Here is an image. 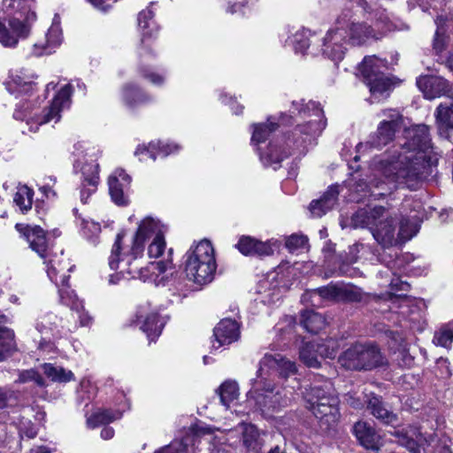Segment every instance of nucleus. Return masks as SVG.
I'll return each instance as SVG.
<instances>
[{"mask_svg": "<svg viewBox=\"0 0 453 453\" xmlns=\"http://www.w3.org/2000/svg\"><path fill=\"white\" fill-rule=\"evenodd\" d=\"M404 142L400 150H395L391 160L383 171L385 177L410 189H417L436 167L438 155L434 151L426 125H417L404 131Z\"/></svg>", "mask_w": 453, "mask_h": 453, "instance_id": "obj_1", "label": "nucleus"}, {"mask_svg": "<svg viewBox=\"0 0 453 453\" xmlns=\"http://www.w3.org/2000/svg\"><path fill=\"white\" fill-rule=\"evenodd\" d=\"M291 113L311 117V119L294 128L286 142L288 150L278 149L276 145L270 144L268 151L264 156L270 164H279L292 154L291 150L305 154L326 126V120L324 119V112L319 104L311 100L307 103L304 102V99L294 100Z\"/></svg>", "mask_w": 453, "mask_h": 453, "instance_id": "obj_2", "label": "nucleus"}, {"mask_svg": "<svg viewBox=\"0 0 453 453\" xmlns=\"http://www.w3.org/2000/svg\"><path fill=\"white\" fill-rule=\"evenodd\" d=\"M305 407L319 420L332 426L338 420V399L330 381L313 383L303 392Z\"/></svg>", "mask_w": 453, "mask_h": 453, "instance_id": "obj_3", "label": "nucleus"}, {"mask_svg": "<svg viewBox=\"0 0 453 453\" xmlns=\"http://www.w3.org/2000/svg\"><path fill=\"white\" fill-rule=\"evenodd\" d=\"M185 257L184 270L189 280L204 285L213 280L217 264L211 242L201 241L187 251Z\"/></svg>", "mask_w": 453, "mask_h": 453, "instance_id": "obj_4", "label": "nucleus"}, {"mask_svg": "<svg viewBox=\"0 0 453 453\" xmlns=\"http://www.w3.org/2000/svg\"><path fill=\"white\" fill-rule=\"evenodd\" d=\"M72 95V87L64 86L53 98L50 106L42 111V115H31V107L28 102H23L17 106L13 112L16 119L26 120L29 130L36 132L39 126L49 123L51 120L58 122L60 119V111L65 106H68Z\"/></svg>", "mask_w": 453, "mask_h": 453, "instance_id": "obj_5", "label": "nucleus"}, {"mask_svg": "<svg viewBox=\"0 0 453 453\" xmlns=\"http://www.w3.org/2000/svg\"><path fill=\"white\" fill-rule=\"evenodd\" d=\"M339 363L348 370H372L388 365L386 357L372 343H356L339 357Z\"/></svg>", "mask_w": 453, "mask_h": 453, "instance_id": "obj_6", "label": "nucleus"}, {"mask_svg": "<svg viewBox=\"0 0 453 453\" xmlns=\"http://www.w3.org/2000/svg\"><path fill=\"white\" fill-rule=\"evenodd\" d=\"M386 68L387 61L375 56L365 57L359 65L364 82L376 99L388 97L395 85L394 81L382 72L381 69Z\"/></svg>", "mask_w": 453, "mask_h": 453, "instance_id": "obj_7", "label": "nucleus"}, {"mask_svg": "<svg viewBox=\"0 0 453 453\" xmlns=\"http://www.w3.org/2000/svg\"><path fill=\"white\" fill-rule=\"evenodd\" d=\"M251 385L249 395L254 399L256 405L264 414L277 411L290 402V396L285 390L274 392V387L263 379L251 380Z\"/></svg>", "mask_w": 453, "mask_h": 453, "instance_id": "obj_8", "label": "nucleus"}, {"mask_svg": "<svg viewBox=\"0 0 453 453\" xmlns=\"http://www.w3.org/2000/svg\"><path fill=\"white\" fill-rule=\"evenodd\" d=\"M349 25V12H342L335 21V27L330 29L323 41L322 53L334 62L343 58L347 50L346 27Z\"/></svg>", "mask_w": 453, "mask_h": 453, "instance_id": "obj_9", "label": "nucleus"}, {"mask_svg": "<svg viewBox=\"0 0 453 453\" xmlns=\"http://www.w3.org/2000/svg\"><path fill=\"white\" fill-rule=\"evenodd\" d=\"M385 119L380 122L375 133L370 135L367 143L374 149L380 150L395 138V133L401 128L403 116L394 109H387L381 111Z\"/></svg>", "mask_w": 453, "mask_h": 453, "instance_id": "obj_10", "label": "nucleus"}, {"mask_svg": "<svg viewBox=\"0 0 453 453\" xmlns=\"http://www.w3.org/2000/svg\"><path fill=\"white\" fill-rule=\"evenodd\" d=\"M76 172L82 176L81 199L85 203L88 198L96 192L99 181V165L96 159H77L73 165Z\"/></svg>", "mask_w": 453, "mask_h": 453, "instance_id": "obj_11", "label": "nucleus"}, {"mask_svg": "<svg viewBox=\"0 0 453 453\" xmlns=\"http://www.w3.org/2000/svg\"><path fill=\"white\" fill-rule=\"evenodd\" d=\"M125 260V265L127 268H125L123 265L121 273L126 270L132 278H137L142 281L153 280L154 278L157 277L160 273H165L172 264L171 259L168 258L165 261L160 260L157 262H151L145 267H140L136 262L137 258L134 259V256L132 255V250L130 251V254L126 255L125 258H123L121 261L124 263Z\"/></svg>", "mask_w": 453, "mask_h": 453, "instance_id": "obj_12", "label": "nucleus"}, {"mask_svg": "<svg viewBox=\"0 0 453 453\" xmlns=\"http://www.w3.org/2000/svg\"><path fill=\"white\" fill-rule=\"evenodd\" d=\"M43 259L50 280L57 286H59V283L65 286L70 277L68 273L71 272L73 265H70L69 259L65 256L64 251L48 253V257Z\"/></svg>", "mask_w": 453, "mask_h": 453, "instance_id": "obj_13", "label": "nucleus"}, {"mask_svg": "<svg viewBox=\"0 0 453 453\" xmlns=\"http://www.w3.org/2000/svg\"><path fill=\"white\" fill-rule=\"evenodd\" d=\"M386 217H381L372 229L374 239L383 247H391L397 242L395 237V219L385 209Z\"/></svg>", "mask_w": 453, "mask_h": 453, "instance_id": "obj_14", "label": "nucleus"}, {"mask_svg": "<svg viewBox=\"0 0 453 453\" xmlns=\"http://www.w3.org/2000/svg\"><path fill=\"white\" fill-rule=\"evenodd\" d=\"M417 86L427 99L447 95L450 90L449 82L441 76L425 75L417 80Z\"/></svg>", "mask_w": 453, "mask_h": 453, "instance_id": "obj_15", "label": "nucleus"}, {"mask_svg": "<svg viewBox=\"0 0 453 453\" xmlns=\"http://www.w3.org/2000/svg\"><path fill=\"white\" fill-rule=\"evenodd\" d=\"M130 182V176L123 169H117L110 175L108 179L109 192L115 203L124 205L127 203L126 191Z\"/></svg>", "mask_w": 453, "mask_h": 453, "instance_id": "obj_16", "label": "nucleus"}, {"mask_svg": "<svg viewBox=\"0 0 453 453\" xmlns=\"http://www.w3.org/2000/svg\"><path fill=\"white\" fill-rule=\"evenodd\" d=\"M213 335L217 342V345L213 343V348L229 345L240 337L239 324L234 319H224L215 326Z\"/></svg>", "mask_w": 453, "mask_h": 453, "instance_id": "obj_17", "label": "nucleus"}, {"mask_svg": "<svg viewBox=\"0 0 453 453\" xmlns=\"http://www.w3.org/2000/svg\"><path fill=\"white\" fill-rule=\"evenodd\" d=\"M155 234H163L159 223L153 219H146L140 224L132 245V255L134 258L142 257L144 249L145 240L150 235Z\"/></svg>", "mask_w": 453, "mask_h": 453, "instance_id": "obj_18", "label": "nucleus"}, {"mask_svg": "<svg viewBox=\"0 0 453 453\" xmlns=\"http://www.w3.org/2000/svg\"><path fill=\"white\" fill-rule=\"evenodd\" d=\"M353 433L359 443L367 449L379 450L381 446L380 435L375 428L365 421H357L353 426Z\"/></svg>", "mask_w": 453, "mask_h": 453, "instance_id": "obj_19", "label": "nucleus"}, {"mask_svg": "<svg viewBox=\"0 0 453 453\" xmlns=\"http://www.w3.org/2000/svg\"><path fill=\"white\" fill-rule=\"evenodd\" d=\"M147 307H140L136 317L142 324L141 329L147 334L149 341L153 342L161 334L165 322L155 312L147 314Z\"/></svg>", "mask_w": 453, "mask_h": 453, "instance_id": "obj_20", "label": "nucleus"}, {"mask_svg": "<svg viewBox=\"0 0 453 453\" xmlns=\"http://www.w3.org/2000/svg\"><path fill=\"white\" fill-rule=\"evenodd\" d=\"M365 403L370 413L381 423L394 425L398 421L397 415L388 409V404L380 396L372 395L367 397Z\"/></svg>", "mask_w": 453, "mask_h": 453, "instance_id": "obj_21", "label": "nucleus"}, {"mask_svg": "<svg viewBox=\"0 0 453 453\" xmlns=\"http://www.w3.org/2000/svg\"><path fill=\"white\" fill-rule=\"evenodd\" d=\"M381 217H386L383 206H375L370 209L363 208L353 214L351 223L354 227H367L372 231Z\"/></svg>", "mask_w": 453, "mask_h": 453, "instance_id": "obj_22", "label": "nucleus"}, {"mask_svg": "<svg viewBox=\"0 0 453 453\" xmlns=\"http://www.w3.org/2000/svg\"><path fill=\"white\" fill-rule=\"evenodd\" d=\"M339 190L336 186L329 187L320 199L313 200L309 210L313 217L320 218L332 210L338 200Z\"/></svg>", "mask_w": 453, "mask_h": 453, "instance_id": "obj_23", "label": "nucleus"}, {"mask_svg": "<svg viewBox=\"0 0 453 453\" xmlns=\"http://www.w3.org/2000/svg\"><path fill=\"white\" fill-rule=\"evenodd\" d=\"M24 235L29 243L30 248L35 251L41 257H48V242L44 230L38 226L25 227Z\"/></svg>", "mask_w": 453, "mask_h": 453, "instance_id": "obj_24", "label": "nucleus"}, {"mask_svg": "<svg viewBox=\"0 0 453 453\" xmlns=\"http://www.w3.org/2000/svg\"><path fill=\"white\" fill-rule=\"evenodd\" d=\"M35 75L28 73L27 70L16 71L12 73L10 81L6 83V88L10 93L27 94L33 90Z\"/></svg>", "mask_w": 453, "mask_h": 453, "instance_id": "obj_25", "label": "nucleus"}, {"mask_svg": "<svg viewBox=\"0 0 453 453\" xmlns=\"http://www.w3.org/2000/svg\"><path fill=\"white\" fill-rule=\"evenodd\" d=\"M239 251L245 256H269L273 253L272 248L266 243L250 236H242L235 244Z\"/></svg>", "mask_w": 453, "mask_h": 453, "instance_id": "obj_26", "label": "nucleus"}, {"mask_svg": "<svg viewBox=\"0 0 453 453\" xmlns=\"http://www.w3.org/2000/svg\"><path fill=\"white\" fill-rule=\"evenodd\" d=\"M349 12V25L346 27V39L354 45H360L367 39L374 37L373 29L363 22H354L351 20V12Z\"/></svg>", "mask_w": 453, "mask_h": 453, "instance_id": "obj_27", "label": "nucleus"}, {"mask_svg": "<svg viewBox=\"0 0 453 453\" xmlns=\"http://www.w3.org/2000/svg\"><path fill=\"white\" fill-rule=\"evenodd\" d=\"M62 42L61 29L58 25H52L46 34L45 42L34 44V54L41 56L42 54H50L60 45Z\"/></svg>", "mask_w": 453, "mask_h": 453, "instance_id": "obj_28", "label": "nucleus"}, {"mask_svg": "<svg viewBox=\"0 0 453 453\" xmlns=\"http://www.w3.org/2000/svg\"><path fill=\"white\" fill-rule=\"evenodd\" d=\"M323 346L313 342H304L300 348L299 350V358L300 360L310 368H319L320 367V362L319 360V356L323 357L322 353Z\"/></svg>", "mask_w": 453, "mask_h": 453, "instance_id": "obj_29", "label": "nucleus"}, {"mask_svg": "<svg viewBox=\"0 0 453 453\" xmlns=\"http://www.w3.org/2000/svg\"><path fill=\"white\" fill-rule=\"evenodd\" d=\"M36 19V14L34 11L31 10V7L28 6V10L25 16V20H20L19 19L13 18L9 21V27L11 29V33L14 35L18 40L19 39H26L28 37L31 30V23H33Z\"/></svg>", "mask_w": 453, "mask_h": 453, "instance_id": "obj_30", "label": "nucleus"}, {"mask_svg": "<svg viewBox=\"0 0 453 453\" xmlns=\"http://www.w3.org/2000/svg\"><path fill=\"white\" fill-rule=\"evenodd\" d=\"M415 438L410 436L408 434H403V432L397 431L395 432V435L398 437V442L409 449L413 453H419L418 446L424 444H430L434 441V435L429 434L428 436H425L420 432H414Z\"/></svg>", "mask_w": 453, "mask_h": 453, "instance_id": "obj_31", "label": "nucleus"}, {"mask_svg": "<svg viewBox=\"0 0 453 453\" xmlns=\"http://www.w3.org/2000/svg\"><path fill=\"white\" fill-rule=\"evenodd\" d=\"M242 444L247 450L257 453L262 448V440L257 428L251 424L242 423Z\"/></svg>", "mask_w": 453, "mask_h": 453, "instance_id": "obj_32", "label": "nucleus"}, {"mask_svg": "<svg viewBox=\"0 0 453 453\" xmlns=\"http://www.w3.org/2000/svg\"><path fill=\"white\" fill-rule=\"evenodd\" d=\"M178 145L173 143H162L161 142H150L149 146H139L136 150V155H147L152 160L157 158V155L166 157L170 153L177 150Z\"/></svg>", "mask_w": 453, "mask_h": 453, "instance_id": "obj_33", "label": "nucleus"}, {"mask_svg": "<svg viewBox=\"0 0 453 453\" xmlns=\"http://www.w3.org/2000/svg\"><path fill=\"white\" fill-rule=\"evenodd\" d=\"M121 413L109 409H100L87 418L86 423L88 428H96L101 425L109 424L120 418Z\"/></svg>", "mask_w": 453, "mask_h": 453, "instance_id": "obj_34", "label": "nucleus"}, {"mask_svg": "<svg viewBox=\"0 0 453 453\" xmlns=\"http://www.w3.org/2000/svg\"><path fill=\"white\" fill-rule=\"evenodd\" d=\"M301 325L311 334H318L326 326L325 318L313 311H304L301 314Z\"/></svg>", "mask_w": 453, "mask_h": 453, "instance_id": "obj_35", "label": "nucleus"}, {"mask_svg": "<svg viewBox=\"0 0 453 453\" xmlns=\"http://www.w3.org/2000/svg\"><path fill=\"white\" fill-rule=\"evenodd\" d=\"M217 393L219 395L221 403L228 408L230 403L236 400L239 395L238 384L234 380H226L217 389Z\"/></svg>", "mask_w": 453, "mask_h": 453, "instance_id": "obj_36", "label": "nucleus"}, {"mask_svg": "<svg viewBox=\"0 0 453 453\" xmlns=\"http://www.w3.org/2000/svg\"><path fill=\"white\" fill-rule=\"evenodd\" d=\"M123 98L129 107H135L150 100L147 95L133 84H127L124 87Z\"/></svg>", "mask_w": 453, "mask_h": 453, "instance_id": "obj_37", "label": "nucleus"}, {"mask_svg": "<svg viewBox=\"0 0 453 453\" xmlns=\"http://www.w3.org/2000/svg\"><path fill=\"white\" fill-rule=\"evenodd\" d=\"M42 368L44 374L53 381L68 382L74 380L73 373L63 367L54 366L51 364H44Z\"/></svg>", "mask_w": 453, "mask_h": 453, "instance_id": "obj_38", "label": "nucleus"}, {"mask_svg": "<svg viewBox=\"0 0 453 453\" xmlns=\"http://www.w3.org/2000/svg\"><path fill=\"white\" fill-rule=\"evenodd\" d=\"M58 287L59 288L58 293L60 302L63 304L69 306L73 311L80 312V308H82V302L78 299L73 290L69 289L68 282L65 286L59 283V286Z\"/></svg>", "mask_w": 453, "mask_h": 453, "instance_id": "obj_39", "label": "nucleus"}, {"mask_svg": "<svg viewBox=\"0 0 453 453\" xmlns=\"http://www.w3.org/2000/svg\"><path fill=\"white\" fill-rule=\"evenodd\" d=\"M15 349L14 332L7 327H0V360Z\"/></svg>", "mask_w": 453, "mask_h": 453, "instance_id": "obj_40", "label": "nucleus"}, {"mask_svg": "<svg viewBox=\"0 0 453 453\" xmlns=\"http://www.w3.org/2000/svg\"><path fill=\"white\" fill-rule=\"evenodd\" d=\"M254 130L251 137V142L258 144L265 142L270 134L275 131L278 127L276 123H261V124H254Z\"/></svg>", "mask_w": 453, "mask_h": 453, "instance_id": "obj_41", "label": "nucleus"}, {"mask_svg": "<svg viewBox=\"0 0 453 453\" xmlns=\"http://www.w3.org/2000/svg\"><path fill=\"white\" fill-rule=\"evenodd\" d=\"M34 192L27 186L21 187L14 196V203L19 207L22 212L32 208Z\"/></svg>", "mask_w": 453, "mask_h": 453, "instance_id": "obj_42", "label": "nucleus"}, {"mask_svg": "<svg viewBox=\"0 0 453 453\" xmlns=\"http://www.w3.org/2000/svg\"><path fill=\"white\" fill-rule=\"evenodd\" d=\"M434 342L443 348H450L453 342V320L441 327L434 334Z\"/></svg>", "mask_w": 453, "mask_h": 453, "instance_id": "obj_43", "label": "nucleus"}, {"mask_svg": "<svg viewBox=\"0 0 453 453\" xmlns=\"http://www.w3.org/2000/svg\"><path fill=\"white\" fill-rule=\"evenodd\" d=\"M446 23V19L443 16H438L435 19V24L437 26L434 40V49L436 52H441L445 49V32L446 29L444 25Z\"/></svg>", "mask_w": 453, "mask_h": 453, "instance_id": "obj_44", "label": "nucleus"}, {"mask_svg": "<svg viewBox=\"0 0 453 453\" xmlns=\"http://www.w3.org/2000/svg\"><path fill=\"white\" fill-rule=\"evenodd\" d=\"M340 285L329 284L325 287H321L312 290L311 296H316L327 301H338L339 302Z\"/></svg>", "mask_w": 453, "mask_h": 453, "instance_id": "obj_45", "label": "nucleus"}, {"mask_svg": "<svg viewBox=\"0 0 453 453\" xmlns=\"http://www.w3.org/2000/svg\"><path fill=\"white\" fill-rule=\"evenodd\" d=\"M435 117L445 127H453V104H441L436 109Z\"/></svg>", "mask_w": 453, "mask_h": 453, "instance_id": "obj_46", "label": "nucleus"}, {"mask_svg": "<svg viewBox=\"0 0 453 453\" xmlns=\"http://www.w3.org/2000/svg\"><path fill=\"white\" fill-rule=\"evenodd\" d=\"M153 16V12L149 8L142 11L138 14V26L142 30V36L141 39L142 44L144 43L146 37L152 35V30L147 31V29L150 27V21L152 20Z\"/></svg>", "mask_w": 453, "mask_h": 453, "instance_id": "obj_47", "label": "nucleus"}, {"mask_svg": "<svg viewBox=\"0 0 453 453\" xmlns=\"http://www.w3.org/2000/svg\"><path fill=\"white\" fill-rule=\"evenodd\" d=\"M363 293L360 288L355 286L340 285L339 301L342 302H361Z\"/></svg>", "mask_w": 453, "mask_h": 453, "instance_id": "obj_48", "label": "nucleus"}, {"mask_svg": "<svg viewBox=\"0 0 453 453\" xmlns=\"http://www.w3.org/2000/svg\"><path fill=\"white\" fill-rule=\"evenodd\" d=\"M282 358V356L280 354H265V356L262 357V359L259 362V367L257 372V378L259 380L260 377H262L264 367H267L269 369H277V365H279L280 360Z\"/></svg>", "mask_w": 453, "mask_h": 453, "instance_id": "obj_49", "label": "nucleus"}, {"mask_svg": "<svg viewBox=\"0 0 453 453\" xmlns=\"http://www.w3.org/2000/svg\"><path fill=\"white\" fill-rule=\"evenodd\" d=\"M124 238L123 233H119L116 236L115 242L111 249V254L109 258V265L111 269L115 270L119 268V263L120 261V250H121V242Z\"/></svg>", "mask_w": 453, "mask_h": 453, "instance_id": "obj_50", "label": "nucleus"}, {"mask_svg": "<svg viewBox=\"0 0 453 453\" xmlns=\"http://www.w3.org/2000/svg\"><path fill=\"white\" fill-rule=\"evenodd\" d=\"M165 249V242L163 234H157L150 244L148 253L150 257H158Z\"/></svg>", "mask_w": 453, "mask_h": 453, "instance_id": "obj_51", "label": "nucleus"}, {"mask_svg": "<svg viewBox=\"0 0 453 453\" xmlns=\"http://www.w3.org/2000/svg\"><path fill=\"white\" fill-rule=\"evenodd\" d=\"M308 242V238L303 234H293L286 239L285 245L290 251L304 248Z\"/></svg>", "mask_w": 453, "mask_h": 453, "instance_id": "obj_52", "label": "nucleus"}, {"mask_svg": "<svg viewBox=\"0 0 453 453\" xmlns=\"http://www.w3.org/2000/svg\"><path fill=\"white\" fill-rule=\"evenodd\" d=\"M277 370L279 371L280 374L284 377L288 378L291 375H294L297 372V367L296 365L295 362H292L290 360H288L282 357L279 365H277Z\"/></svg>", "mask_w": 453, "mask_h": 453, "instance_id": "obj_53", "label": "nucleus"}, {"mask_svg": "<svg viewBox=\"0 0 453 453\" xmlns=\"http://www.w3.org/2000/svg\"><path fill=\"white\" fill-rule=\"evenodd\" d=\"M0 43L4 47H15L18 39L12 35L5 25L0 20Z\"/></svg>", "mask_w": 453, "mask_h": 453, "instance_id": "obj_54", "label": "nucleus"}, {"mask_svg": "<svg viewBox=\"0 0 453 453\" xmlns=\"http://www.w3.org/2000/svg\"><path fill=\"white\" fill-rule=\"evenodd\" d=\"M417 233V229L413 225H410L409 220L403 219L400 223L398 235L401 240L407 241L412 238Z\"/></svg>", "mask_w": 453, "mask_h": 453, "instance_id": "obj_55", "label": "nucleus"}, {"mask_svg": "<svg viewBox=\"0 0 453 453\" xmlns=\"http://www.w3.org/2000/svg\"><path fill=\"white\" fill-rule=\"evenodd\" d=\"M296 52L303 54L310 46L308 37L303 33H296L292 41Z\"/></svg>", "mask_w": 453, "mask_h": 453, "instance_id": "obj_56", "label": "nucleus"}, {"mask_svg": "<svg viewBox=\"0 0 453 453\" xmlns=\"http://www.w3.org/2000/svg\"><path fill=\"white\" fill-rule=\"evenodd\" d=\"M385 334L391 341L390 348L399 349L403 346L404 338L398 331L387 330Z\"/></svg>", "mask_w": 453, "mask_h": 453, "instance_id": "obj_57", "label": "nucleus"}, {"mask_svg": "<svg viewBox=\"0 0 453 453\" xmlns=\"http://www.w3.org/2000/svg\"><path fill=\"white\" fill-rule=\"evenodd\" d=\"M383 181H372L369 186V191L371 192V196L374 197L383 196L388 193H390V188H384Z\"/></svg>", "mask_w": 453, "mask_h": 453, "instance_id": "obj_58", "label": "nucleus"}, {"mask_svg": "<svg viewBox=\"0 0 453 453\" xmlns=\"http://www.w3.org/2000/svg\"><path fill=\"white\" fill-rule=\"evenodd\" d=\"M95 8L106 12L118 0H88Z\"/></svg>", "mask_w": 453, "mask_h": 453, "instance_id": "obj_59", "label": "nucleus"}, {"mask_svg": "<svg viewBox=\"0 0 453 453\" xmlns=\"http://www.w3.org/2000/svg\"><path fill=\"white\" fill-rule=\"evenodd\" d=\"M144 78L150 80V81L155 85H160L164 82V77L157 73L149 72L147 69L142 70Z\"/></svg>", "mask_w": 453, "mask_h": 453, "instance_id": "obj_60", "label": "nucleus"}, {"mask_svg": "<svg viewBox=\"0 0 453 453\" xmlns=\"http://www.w3.org/2000/svg\"><path fill=\"white\" fill-rule=\"evenodd\" d=\"M75 312L79 318L80 325L81 326H88L92 323V317L87 311H84L83 306L82 308H80V312Z\"/></svg>", "mask_w": 453, "mask_h": 453, "instance_id": "obj_61", "label": "nucleus"}, {"mask_svg": "<svg viewBox=\"0 0 453 453\" xmlns=\"http://www.w3.org/2000/svg\"><path fill=\"white\" fill-rule=\"evenodd\" d=\"M12 397V393L11 391L0 388V409L7 407Z\"/></svg>", "mask_w": 453, "mask_h": 453, "instance_id": "obj_62", "label": "nucleus"}, {"mask_svg": "<svg viewBox=\"0 0 453 453\" xmlns=\"http://www.w3.org/2000/svg\"><path fill=\"white\" fill-rule=\"evenodd\" d=\"M391 289L394 291L407 292L410 289V285L407 282L393 280L390 283Z\"/></svg>", "mask_w": 453, "mask_h": 453, "instance_id": "obj_63", "label": "nucleus"}, {"mask_svg": "<svg viewBox=\"0 0 453 453\" xmlns=\"http://www.w3.org/2000/svg\"><path fill=\"white\" fill-rule=\"evenodd\" d=\"M82 228L84 232L88 229L92 234H96L100 232V225L94 221L83 220Z\"/></svg>", "mask_w": 453, "mask_h": 453, "instance_id": "obj_64", "label": "nucleus"}]
</instances>
